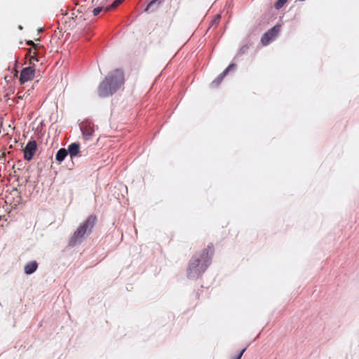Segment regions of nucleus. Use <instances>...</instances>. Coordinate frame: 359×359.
Instances as JSON below:
<instances>
[{
    "mask_svg": "<svg viewBox=\"0 0 359 359\" xmlns=\"http://www.w3.org/2000/svg\"><path fill=\"white\" fill-rule=\"evenodd\" d=\"M104 8L103 6H97L95 8L93 11V13L94 15H97Z\"/></svg>",
    "mask_w": 359,
    "mask_h": 359,
    "instance_id": "2eb2a0df",
    "label": "nucleus"
},
{
    "mask_svg": "<svg viewBox=\"0 0 359 359\" xmlns=\"http://www.w3.org/2000/svg\"><path fill=\"white\" fill-rule=\"evenodd\" d=\"M37 146L35 141H29L24 149V158L27 161L32 159L36 151Z\"/></svg>",
    "mask_w": 359,
    "mask_h": 359,
    "instance_id": "6e6552de",
    "label": "nucleus"
},
{
    "mask_svg": "<svg viewBox=\"0 0 359 359\" xmlns=\"http://www.w3.org/2000/svg\"><path fill=\"white\" fill-rule=\"evenodd\" d=\"M67 155V151L62 148L56 154L55 158L58 162H62Z\"/></svg>",
    "mask_w": 359,
    "mask_h": 359,
    "instance_id": "f8f14e48",
    "label": "nucleus"
},
{
    "mask_svg": "<svg viewBox=\"0 0 359 359\" xmlns=\"http://www.w3.org/2000/svg\"><path fill=\"white\" fill-rule=\"evenodd\" d=\"M158 1V0H152L151 1H150L149 4L147 5V8H145V11H148L150 9V8Z\"/></svg>",
    "mask_w": 359,
    "mask_h": 359,
    "instance_id": "f3484780",
    "label": "nucleus"
},
{
    "mask_svg": "<svg viewBox=\"0 0 359 359\" xmlns=\"http://www.w3.org/2000/svg\"><path fill=\"white\" fill-rule=\"evenodd\" d=\"M25 97V94L23 95H20V93L17 94V98L18 99H23Z\"/></svg>",
    "mask_w": 359,
    "mask_h": 359,
    "instance_id": "6ab92c4d",
    "label": "nucleus"
},
{
    "mask_svg": "<svg viewBox=\"0 0 359 359\" xmlns=\"http://www.w3.org/2000/svg\"><path fill=\"white\" fill-rule=\"evenodd\" d=\"M280 31V25H276L266 33L263 34L261 38V43L263 46L268 45L272 41L278 34Z\"/></svg>",
    "mask_w": 359,
    "mask_h": 359,
    "instance_id": "20e7f679",
    "label": "nucleus"
},
{
    "mask_svg": "<svg viewBox=\"0 0 359 359\" xmlns=\"http://www.w3.org/2000/svg\"><path fill=\"white\" fill-rule=\"evenodd\" d=\"M81 130L83 137L90 140L95 132L94 125L88 121H84L81 124Z\"/></svg>",
    "mask_w": 359,
    "mask_h": 359,
    "instance_id": "0eeeda50",
    "label": "nucleus"
},
{
    "mask_svg": "<svg viewBox=\"0 0 359 359\" xmlns=\"http://www.w3.org/2000/svg\"><path fill=\"white\" fill-rule=\"evenodd\" d=\"M245 351L246 348H244L243 350L241 351L238 355L232 357L231 359H241Z\"/></svg>",
    "mask_w": 359,
    "mask_h": 359,
    "instance_id": "dca6fc26",
    "label": "nucleus"
},
{
    "mask_svg": "<svg viewBox=\"0 0 359 359\" xmlns=\"http://www.w3.org/2000/svg\"><path fill=\"white\" fill-rule=\"evenodd\" d=\"M96 222L97 217L95 215H90L88 217L85 221L79 224L69 240V245L74 246L77 243H80L86 235H88L92 232Z\"/></svg>",
    "mask_w": 359,
    "mask_h": 359,
    "instance_id": "7ed1b4c3",
    "label": "nucleus"
},
{
    "mask_svg": "<svg viewBox=\"0 0 359 359\" xmlns=\"http://www.w3.org/2000/svg\"><path fill=\"white\" fill-rule=\"evenodd\" d=\"M235 65L234 64H231L229 65L225 69L223 72H222L212 83H211V86L212 88H217L219 86V84L221 83V82L222 81L223 79L226 76V74H228V72L231 70V69H233L234 67H235Z\"/></svg>",
    "mask_w": 359,
    "mask_h": 359,
    "instance_id": "1a4fd4ad",
    "label": "nucleus"
},
{
    "mask_svg": "<svg viewBox=\"0 0 359 359\" xmlns=\"http://www.w3.org/2000/svg\"><path fill=\"white\" fill-rule=\"evenodd\" d=\"M34 75L35 69L33 67H27L23 68L20 76V83H25L27 81L32 80Z\"/></svg>",
    "mask_w": 359,
    "mask_h": 359,
    "instance_id": "423d86ee",
    "label": "nucleus"
},
{
    "mask_svg": "<svg viewBox=\"0 0 359 359\" xmlns=\"http://www.w3.org/2000/svg\"><path fill=\"white\" fill-rule=\"evenodd\" d=\"M287 1V0H278L277 2L275 4V8L276 9H280L282 8L284 4Z\"/></svg>",
    "mask_w": 359,
    "mask_h": 359,
    "instance_id": "4468645a",
    "label": "nucleus"
},
{
    "mask_svg": "<svg viewBox=\"0 0 359 359\" xmlns=\"http://www.w3.org/2000/svg\"><path fill=\"white\" fill-rule=\"evenodd\" d=\"M80 149V145L78 143H72L68 147L67 153L69 154L71 158L75 157L78 155Z\"/></svg>",
    "mask_w": 359,
    "mask_h": 359,
    "instance_id": "9b49d317",
    "label": "nucleus"
},
{
    "mask_svg": "<svg viewBox=\"0 0 359 359\" xmlns=\"http://www.w3.org/2000/svg\"><path fill=\"white\" fill-rule=\"evenodd\" d=\"M38 268V263L36 261H32L27 263L25 267L24 271L27 275H30L35 272Z\"/></svg>",
    "mask_w": 359,
    "mask_h": 359,
    "instance_id": "9d476101",
    "label": "nucleus"
},
{
    "mask_svg": "<svg viewBox=\"0 0 359 359\" xmlns=\"http://www.w3.org/2000/svg\"><path fill=\"white\" fill-rule=\"evenodd\" d=\"M123 1V0H116L113 2V4L110 6V7H106L105 8V10L106 11H108L109 10V8H116L117 6H118Z\"/></svg>",
    "mask_w": 359,
    "mask_h": 359,
    "instance_id": "ddd939ff",
    "label": "nucleus"
},
{
    "mask_svg": "<svg viewBox=\"0 0 359 359\" xmlns=\"http://www.w3.org/2000/svg\"><path fill=\"white\" fill-rule=\"evenodd\" d=\"M214 252V246L210 244L201 254H196L191 257L187 270L189 278L196 279L205 271L211 263Z\"/></svg>",
    "mask_w": 359,
    "mask_h": 359,
    "instance_id": "f257e3e1",
    "label": "nucleus"
},
{
    "mask_svg": "<svg viewBox=\"0 0 359 359\" xmlns=\"http://www.w3.org/2000/svg\"><path fill=\"white\" fill-rule=\"evenodd\" d=\"M27 44L31 46L32 48V49L29 50V54L30 55V62H32L33 61H39L37 55L43 53L44 51V48L42 46L35 43L32 41H28Z\"/></svg>",
    "mask_w": 359,
    "mask_h": 359,
    "instance_id": "39448f33",
    "label": "nucleus"
},
{
    "mask_svg": "<svg viewBox=\"0 0 359 359\" xmlns=\"http://www.w3.org/2000/svg\"><path fill=\"white\" fill-rule=\"evenodd\" d=\"M248 49V46H244L241 47L239 50V54H243Z\"/></svg>",
    "mask_w": 359,
    "mask_h": 359,
    "instance_id": "a211bd4d",
    "label": "nucleus"
},
{
    "mask_svg": "<svg viewBox=\"0 0 359 359\" xmlns=\"http://www.w3.org/2000/svg\"><path fill=\"white\" fill-rule=\"evenodd\" d=\"M124 83L123 72L116 69L109 73L100 83L98 87V94L102 97H108L114 93Z\"/></svg>",
    "mask_w": 359,
    "mask_h": 359,
    "instance_id": "f03ea898",
    "label": "nucleus"
}]
</instances>
